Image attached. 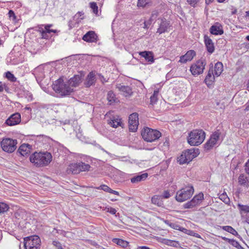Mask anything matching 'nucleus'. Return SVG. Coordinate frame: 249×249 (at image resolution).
<instances>
[{
	"mask_svg": "<svg viewBox=\"0 0 249 249\" xmlns=\"http://www.w3.org/2000/svg\"><path fill=\"white\" fill-rule=\"evenodd\" d=\"M52 154L48 152H35L30 157V160L36 167H44L47 166L52 161Z\"/></svg>",
	"mask_w": 249,
	"mask_h": 249,
	"instance_id": "nucleus-1",
	"label": "nucleus"
},
{
	"mask_svg": "<svg viewBox=\"0 0 249 249\" xmlns=\"http://www.w3.org/2000/svg\"><path fill=\"white\" fill-rule=\"evenodd\" d=\"M205 132L202 129H195L189 133L188 142L192 146H198L205 140Z\"/></svg>",
	"mask_w": 249,
	"mask_h": 249,
	"instance_id": "nucleus-2",
	"label": "nucleus"
},
{
	"mask_svg": "<svg viewBox=\"0 0 249 249\" xmlns=\"http://www.w3.org/2000/svg\"><path fill=\"white\" fill-rule=\"evenodd\" d=\"M52 87L56 92L62 96L69 95L73 91L71 87L65 84L62 78L56 80Z\"/></svg>",
	"mask_w": 249,
	"mask_h": 249,
	"instance_id": "nucleus-3",
	"label": "nucleus"
},
{
	"mask_svg": "<svg viewBox=\"0 0 249 249\" xmlns=\"http://www.w3.org/2000/svg\"><path fill=\"white\" fill-rule=\"evenodd\" d=\"M194 192L192 186H187L178 191L176 193V199L179 202H184L191 197Z\"/></svg>",
	"mask_w": 249,
	"mask_h": 249,
	"instance_id": "nucleus-4",
	"label": "nucleus"
},
{
	"mask_svg": "<svg viewBox=\"0 0 249 249\" xmlns=\"http://www.w3.org/2000/svg\"><path fill=\"white\" fill-rule=\"evenodd\" d=\"M141 135L143 140L148 142H154L161 136L160 131L149 127L144 128L142 130Z\"/></svg>",
	"mask_w": 249,
	"mask_h": 249,
	"instance_id": "nucleus-5",
	"label": "nucleus"
},
{
	"mask_svg": "<svg viewBox=\"0 0 249 249\" xmlns=\"http://www.w3.org/2000/svg\"><path fill=\"white\" fill-rule=\"evenodd\" d=\"M199 154L198 149H191L183 152L178 158V161L180 164L189 163Z\"/></svg>",
	"mask_w": 249,
	"mask_h": 249,
	"instance_id": "nucleus-6",
	"label": "nucleus"
},
{
	"mask_svg": "<svg viewBox=\"0 0 249 249\" xmlns=\"http://www.w3.org/2000/svg\"><path fill=\"white\" fill-rule=\"evenodd\" d=\"M17 140L9 138H5L0 142L2 149L8 153L13 152L17 148Z\"/></svg>",
	"mask_w": 249,
	"mask_h": 249,
	"instance_id": "nucleus-7",
	"label": "nucleus"
},
{
	"mask_svg": "<svg viewBox=\"0 0 249 249\" xmlns=\"http://www.w3.org/2000/svg\"><path fill=\"white\" fill-rule=\"evenodd\" d=\"M40 239L37 235L26 237L24 238L25 249H39Z\"/></svg>",
	"mask_w": 249,
	"mask_h": 249,
	"instance_id": "nucleus-8",
	"label": "nucleus"
},
{
	"mask_svg": "<svg viewBox=\"0 0 249 249\" xmlns=\"http://www.w3.org/2000/svg\"><path fill=\"white\" fill-rule=\"evenodd\" d=\"M221 132L219 130L214 131L211 136L209 140L205 144V148L209 150L214 146L219 144Z\"/></svg>",
	"mask_w": 249,
	"mask_h": 249,
	"instance_id": "nucleus-9",
	"label": "nucleus"
},
{
	"mask_svg": "<svg viewBox=\"0 0 249 249\" xmlns=\"http://www.w3.org/2000/svg\"><path fill=\"white\" fill-rule=\"evenodd\" d=\"M206 65L204 60H199L196 63L192 65L190 71L193 75H198L203 72Z\"/></svg>",
	"mask_w": 249,
	"mask_h": 249,
	"instance_id": "nucleus-10",
	"label": "nucleus"
},
{
	"mask_svg": "<svg viewBox=\"0 0 249 249\" xmlns=\"http://www.w3.org/2000/svg\"><path fill=\"white\" fill-rule=\"evenodd\" d=\"M203 194L202 193L196 195L191 200L183 205V208L185 209H191L199 205L203 199Z\"/></svg>",
	"mask_w": 249,
	"mask_h": 249,
	"instance_id": "nucleus-11",
	"label": "nucleus"
},
{
	"mask_svg": "<svg viewBox=\"0 0 249 249\" xmlns=\"http://www.w3.org/2000/svg\"><path fill=\"white\" fill-rule=\"evenodd\" d=\"M138 114L133 113L129 115L128 124L129 129L130 131L135 132L137 131L139 125Z\"/></svg>",
	"mask_w": 249,
	"mask_h": 249,
	"instance_id": "nucleus-12",
	"label": "nucleus"
},
{
	"mask_svg": "<svg viewBox=\"0 0 249 249\" xmlns=\"http://www.w3.org/2000/svg\"><path fill=\"white\" fill-rule=\"evenodd\" d=\"M21 122V116L18 113L10 115L6 120L5 124L8 126H14L19 124Z\"/></svg>",
	"mask_w": 249,
	"mask_h": 249,
	"instance_id": "nucleus-13",
	"label": "nucleus"
},
{
	"mask_svg": "<svg viewBox=\"0 0 249 249\" xmlns=\"http://www.w3.org/2000/svg\"><path fill=\"white\" fill-rule=\"evenodd\" d=\"M170 28V22L165 18H162L160 19L159 27L157 29V33L161 34L163 33L168 32V29Z\"/></svg>",
	"mask_w": 249,
	"mask_h": 249,
	"instance_id": "nucleus-14",
	"label": "nucleus"
},
{
	"mask_svg": "<svg viewBox=\"0 0 249 249\" xmlns=\"http://www.w3.org/2000/svg\"><path fill=\"white\" fill-rule=\"evenodd\" d=\"M52 25L51 24H47L44 26L43 25H41L38 26V31L41 33L42 37L46 38L48 37L47 35V33H55V30H51L50 28Z\"/></svg>",
	"mask_w": 249,
	"mask_h": 249,
	"instance_id": "nucleus-15",
	"label": "nucleus"
},
{
	"mask_svg": "<svg viewBox=\"0 0 249 249\" xmlns=\"http://www.w3.org/2000/svg\"><path fill=\"white\" fill-rule=\"evenodd\" d=\"M139 55L145 58L147 62L151 64L155 61L154 55L153 52L150 51H143L139 53Z\"/></svg>",
	"mask_w": 249,
	"mask_h": 249,
	"instance_id": "nucleus-16",
	"label": "nucleus"
},
{
	"mask_svg": "<svg viewBox=\"0 0 249 249\" xmlns=\"http://www.w3.org/2000/svg\"><path fill=\"white\" fill-rule=\"evenodd\" d=\"M32 145L29 144L24 143L21 144L18 149V152L22 156L28 155L31 152Z\"/></svg>",
	"mask_w": 249,
	"mask_h": 249,
	"instance_id": "nucleus-17",
	"label": "nucleus"
},
{
	"mask_svg": "<svg viewBox=\"0 0 249 249\" xmlns=\"http://www.w3.org/2000/svg\"><path fill=\"white\" fill-rule=\"evenodd\" d=\"M196 55V53L193 50H190L188 51L184 55L180 57L179 62L183 63H186L187 61H190Z\"/></svg>",
	"mask_w": 249,
	"mask_h": 249,
	"instance_id": "nucleus-18",
	"label": "nucleus"
},
{
	"mask_svg": "<svg viewBox=\"0 0 249 249\" xmlns=\"http://www.w3.org/2000/svg\"><path fill=\"white\" fill-rule=\"evenodd\" d=\"M83 79L81 74L75 75L69 80L68 83L71 87H75L79 85Z\"/></svg>",
	"mask_w": 249,
	"mask_h": 249,
	"instance_id": "nucleus-19",
	"label": "nucleus"
},
{
	"mask_svg": "<svg viewBox=\"0 0 249 249\" xmlns=\"http://www.w3.org/2000/svg\"><path fill=\"white\" fill-rule=\"evenodd\" d=\"M213 65L211 67H210V69L205 79V83L208 86L212 85L214 81V77L215 75H214V73H213Z\"/></svg>",
	"mask_w": 249,
	"mask_h": 249,
	"instance_id": "nucleus-20",
	"label": "nucleus"
},
{
	"mask_svg": "<svg viewBox=\"0 0 249 249\" xmlns=\"http://www.w3.org/2000/svg\"><path fill=\"white\" fill-rule=\"evenodd\" d=\"M116 88L125 97L130 96L132 93V89L129 86L117 84L116 85Z\"/></svg>",
	"mask_w": 249,
	"mask_h": 249,
	"instance_id": "nucleus-21",
	"label": "nucleus"
},
{
	"mask_svg": "<svg viewBox=\"0 0 249 249\" xmlns=\"http://www.w3.org/2000/svg\"><path fill=\"white\" fill-rule=\"evenodd\" d=\"M204 39L207 51L209 53H212L214 51V44L212 40L207 35L204 36Z\"/></svg>",
	"mask_w": 249,
	"mask_h": 249,
	"instance_id": "nucleus-22",
	"label": "nucleus"
},
{
	"mask_svg": "<svg viewBox=\"0 0 249 249\" xmlns=\"http://www.w3.org/2000/svg\"><path fill=\"white\" fill-rule=\"evenodd\" d=\"M108 124L112 127L117 128L118 126H121V119L119 116H113L109 120H107Z\"/></svg>",
	"mask_w": 249,
	"mask_h": 249,
	"instance_id": "nucleus-23",
	"label": "nucleus"
},
{
	"mask_svg": "<svg viewBox=\"0 0 249 249\" xmlns=\"http://www.w3.org/2000/svg\"><path fill=\"white\" fill-rule=\"evenodd\" d=\"M97 37L94 32L89 31L83 36V39L86 42H94L96 41Z\"/></svg>",
	"mask_w": 249,
	"mask_h": 249,
	"instance_id": "nucleus-24",
	"label": "nucleus"
},
{
	"mask_svg": "<svg viewBox=\"0 0 249 249\" xmlns=\"http://www.w3.org/2000/svg\"><path fill=\"white\" fill-rule=\"evenodd\" d=\"M210 32L214 35H221L224 33L222 26L218 23L211 26Z\"/></svg>",
	"mask_w": 249,
	"mask_h": 249,
	"instance_id": "nucleus-25",
	"label": "nucleus"
},
{
	"mask_svg": "<svg viewBox=\"0 0 249 249\" xmlns=\"http://www.w3.org/2000/svg\"><path fill=\"white\" fill-rule=\"evenodd\" d=\"M79 165L78 163H74L71 164L67 168V172L68 174L71 173L77 174L80 173Z\"/></svg>",
	"mask_w": 249,
	"mask_h": 249,
	"instance_id": "nucleus-26",
	"label": "nucleus"
},
{
	"mask_svg": "<svg viewBox=\"0 0 249 249\" xmlns=\"http://www.w3.org/2000/svg\"><path fill=\"white\" fill-rule=\"evenodd\" d=\"M95 81V75L92 72H91L88 74L85 82V85L86 87H89L94 83Z\"/></svg>",
	"mask_w": 249,
	"mask_h": 249,
	"instance_id": "nucleus-27",
	"label": "nucleus"
},
{
	"mask_svg": "<svg viewBox=\"0 0 249 249\" xmlns=\"http://www.w3.org/2000/svg\"><path fill=\"white\" fill-rule=\"evenodd\" d=\"M147 177V173H143L140 175H137L131 178V182L132 183H137L141 181L144 180Z\"/></svg>",
	"mask_w": 249,
	"mask_h": 249,
	"instance_id": "nucleus-28",
	"label": "nucleus"
},
{
	"mask_svg": "<svg viewBox=\"0 0 249 249\" xmlns=\"http://www.w3.org/2000/svg\"><path fill=\"white\" fill-rule=\"evenodd\" d=\"M223 71V64L221 62H217L214 65V73L215 76H219Z\"/></svg>",
	"mask_w": 249,
	"mask_h": 249,
	"instance_id": "nucleus-29",
	"label": "nucleus"
},
{
	"mask_svg": "<svg viewBox=\"0 0 249 249\" xmlns=\"http://www.w3.org/2000/svg\"><path fill=\"white\" fill-rule=\"evenodd\" d=\"M249 178L248 177L243 174L240 175L238 177V182L240 185L245 187H249Z\"/></svg>",
	"mask_w": 249,
	"mask_h": 249,
	"instance_id": "nucleus-30",
	"label": "nucleus"
},
{
	"mask_svg": "<svg viewBox=\"0 0 249 249\" xmlns=\"http://www.w3.org/2000/svg\"><path fill=\"white\" fill-rule=\"evenodd\" d=\"M161 199V196L155 195L151 198V202L152 204L160 207L163 204Z\"/></svg>",
	"mask_w": 249,
	"mask_h": 249,
	"instance_id": "nucleus-31",
	"label": "nucleus"
},
{
	"mask_svg": "<svg viewBox=\"0 0 249 249\" xmlns=\"http://www.w3.org/2000/svg\"><path fill=\"white\" fill-rule=\"evenodd\" d=\"M112 241L114 243L123 248H126L128 245V243L127 241L121 239L114 238Z\"/></svg>",
	"mask_w": 249,
	"mask_h": 249,
	"instance_id": "nucleus-32",
	"label": "nucleus"
},
{
	"mask_svg": "<svg viewBox=\"0 0 249 249\" xmlns=\"http://www.w3.org/2000/svg\"><path fill=\"white\" fill-rule=\"evenodd\" d=\"M107 99L110 105L117 102V98L115 97L114 93L112 91H109L107 93Z\"/></svg>",
	"mask_w": 249,
	"mask_h": 249,
	"instance_id": "nucleus-33",
	"label": "nucleus"
},
{
	"mask_svg": "<svg viewBox=\"0 0 249 249\" xmlns=\"http://www.w3.org/2000/svg\"><path fill=\"white\" fill-rule=\"evenodd\" d=\"M223 239L224 240L228 241L232 246L236 247L238 249H243V248L240 245V244L236 240H234L233 239H230L227 238L226 237H223Z\"/></svg>",
	"mask_w": 249,
	"mask_h": 249,
	"instance_id": "nucleus-34",
	"label": "nucleus"
},
{
	"mask_svg": "<svg viewBox=\"0 0 249 249\" xmlns=\"http://www.w3.org/2000/svg\"><path fill=\"white\" fill-rule=\"evenodd\" d=\"M221 228L223 230H224V231H226L235 236L239 235V234H238V232L236 231L235 230H234L231 226H222V227H221Z\"/></svg>",
	"mask_w": 249,
	"mask_h": 249,
	"instance_id": "nucleus-35",
	"label": "nucleus"
},
{
	"mask_svg": "<svg viewBox=\"0 0 249 249\" xmlns=\"http://www.w3.org/2000/svg\"><path fill=\"white\" fill-rule=\"evenodd\" d=\"M78 164L79 165V168L80 172L88 171L90 168V166L89 164H86L85 163L80 162H78Z\"/></svg>",
	"mask_w": 249,
	"mask_h": 249,
	"instance_id": "nucleus-36",
	"label": "nucleus"
},
{
	"mask_svg": "<svg viewBox=\"0 0 249 249\" xmlns=\"http://www.w3.org/2000/svg\"><path fill=\"white\" fill-rule=\"evenodd\" d=\"M238 207L241 213H249V206L247 205H243L239 204L238 205Z\"/></svg>",
	"mask_w": 249,
	"mask_h": 249,
	"instance_id": "nucleus-37",
	"label": "nucleus"
},
{
	"mask_svg": "<svg viewBox=\"0 0 249 249\" xmlns=\"http://www.w3.org/2000/svg\"><path fill=\"white\" fill-rule=\"evenodd\" d=\"M9 208L8 205L6 203L0 202V214L7 212Z\"/></svg>",
	"mask_w": 249,
	"mask_h": 249,
	"instance_id": "nucleus-38",
	"label": "nucleus"
},
{
	"mask_svg": "<svg viewBox=\"0 0 249 249\" xmlns=\"http://www.w3.org/2000/svg\"><path fill=\"white\" fill-rule=\"evenodd\" d=\"M83 12H79L73 17V19L75 20L76 23H78L83 19Z\"/></svg>",
	"mask_w": 249,
	"mask_h": 249,
	"instance_id": "nucleus-39",
	"label": "nucleus"
},
{
	"mask_svg": "<svg viewBox=\"0 0 249 249\" xmlns=\"http://www.w3.org/2000/svg\"><path fill=\"white\" fill-rule=\"evenodd\" d=\"M6 77L11 82H15L16 81V78L13 74L10 71H7L5 73Z\"/></svg>",
	"mask_w": 249,
	"mask_h": 249,
	"instance_id": "nucleus-40",
	"label": "nucleus"
},
{
	"mask_svg": "<svg viewBox=\"0 0 249 249\" xmlns=\"http://www.w3.org/2000/svg\"><path fill=\"white\" fill-rule=\"evenodd\" d=\"M219 198L226 204H228L230 202V199L226 194L223 193L219 196Z\"/></svg>",
	"mask_w": 249,
	"mask_h": 249,
	"instance_id": "nucleus-41",
	"label": "nucleus"
},
{
	"mask_svg": "<svg viewBox=\"0 0 249 249\" xmlns=\"http://www.w3.org/2000/svg\"><path fill=\"white\" fill-rule=\"evenodd\" d=\"M90 7L92 10L93 12L95 14L98 15V7L96 3H95L94 2H90Z\"/></svg>",
	"mask_w": 249,
	"mask_h": 249,
	"instance_id": "nucleus-42",
	"label": "nucleus"
},
{
	"mask_svg": "<svg viewBox=\"0 0 249 249\" xmlns=\"http://www.w3.org/2000/svg\"><path fill=\"white\" fill-rule=\"evenodd\" d=\"M96 189L98 190H102L105 192L109 193L111 190V188L105 184H102L99 187H96Z\"/></svg>",
	"mask_w": 249,
	"mask_h": 249,
	"instance_id": "nucleus-43",
	"label": "nucleus"
},
{
	"mask_svg": "<svg viewBox=\"0 0 249 249\" xmlns=\"http://www.w3.org/2000/svg\"><path fill=\"white\" fill-rule=\"evenodd\" d=\"M149 2V0H138L137 6L138 7H144Z\"/></svg>",
	"mask_w": 249,
	"mask_h": 249,
	"instance_id": "nucleus-44",
	"label": "nucleus"
},
{
	"mask_svg": "<svg viewBox=\"0 0 249 249\" xmlns=\"http://www.w3.org/2000/svg\"><path fill=\"white\" fill-rule=\"evenodd\" d=\"M158 16H159V12L157 11H153V12L151 14V18L149 19L150 21L152 22V21H154V20H155L156 19V18L158 17Z\"/></svg>",
	"mask_w": 249,
	"mask_h": 249,
	"instance_id": "nucleus-45",
	"label": "nucleus"
},
{
	"mask_svg": "<svg viewBox=\"0 0 249 249\" xmlns=\"http://www.w3.org/2000/svg\"><path fill=\"white\" fill-rule=\"evenodd\" d=\"M165 244L167 245L173 246V247H177L178 245V242H176L175 241H172V240H167L165 242Z\"/></svg>",
	"mask_w": 249,
	"mask_h": 249,
	"instance_id": "nucleus-46",
	"label": "nucleus"
},
{
	"mask_svg": "<svg viewBox=\"0 0 249 249\" xmlns=\"http://www.w3.org/2000/svg\"><path fill=\"white\" fill-rule=\"evenodd\" d=\"M8 89L7 86L5 83L0 82V92H2L4 90L7 91Z\"/></svg>",
	"mask_w": 249,
	"mask_h": 249,
	"instance_id": "nucleus-47",
	"label": "nucleus"
},
{
	"mask_svg": "<svg viewBox=\"0 0 249 249\" xmlns=\"http://www.w3.org/2000/svg\"><path fill=\"white\" fill-rule=\"evenodd\" d=\"M24 96L28 101H31L33 100V95L29 91L25 92Z\"/></svg>",
	"mask_w": 249,
	"mask_h": 249,
	"instance_id": "nucleus-48",
	"label": "nucleus"
},
{
	"mask_svg": "<svg viewBox=\"0 0 249 249\" xmlns=\"http://www.w3.org/2000/svg\"><path fill=\"white\" fill-rule=\"evenodd\" d=\"M161 196V198H169L170 196H171V195H170V192L166 190V191H164L162 194V195Z\"/></svg>",
	"mask_w": 249,
	"mask_h": 249,
	"instance_id": "nucleus-49",
	"label": "nucleus"
},
{
	"mask_svg": "<svg viewBox=\"0 0 249 249\" xmlns=\"http://www.w3.org/2000/svg\"><path fill=\"white\" fill-rule=\"evenodd\" d=\"M245 171L246 173L249 175V159L245 163Z\"/></svg>",
	"mask_w": 249,
	"mask_h": 249,
	"instance_id": "nucleus-50",
	"label": "nucleus"
},
{
	"mask_svg": "<svg viewBox=\"0 0 249 249\" xmlns=\"http://www.w3.org/2000/svg\"><path fill=\"white\" fill-rule=\"evenodd\" d=\"M198 0H187V2L192 6H195L198 2Z\"/></svg>",
	"mask_w": 249,
	"mask_h": 249,
	"instance_id": "nucleus-51",
	"label": "nucleus"
},
{
	"mask_svg": "<svg viewBox=\"0 0 249 249\" xmlns=\"http://www.w3.org/2000/svg\"><path fill=\"white\" fill-rule=\"evenodd\" d=\"M157 101V97H155L154 96H151L150 97V102L151 104H155Z\"/></svg>",
	"mask_w": 249,
	"mask_h": 249,
	"instance_id": "nucleus-52",
	"label": "nucleus"
},
{
	"mask_svg": "<svg viewBox=\"0 0 249 249\" xmlns=\"http://www.w3.org/2000/svg\"><path fill=\"white\" fill-rule=\"evenodd\" d=\"M9 17L10 18H13L14 19H16V16L14 12L12 10H10L8 13Z\"/></svg>",
	"mask_w": 249,
	"mask_h": 249,
	"instance_id": "nucleus-53",
	"label": "nucleus"
},
{
	"mask_svg": "<svg viewBox=\"0 0 249 249\" xmlns=\"http://www.w3.org/2000/svg\"><path fill=\"white\" fill-rule=\"evenodd\" d=\"M116 212H117V211L115 209H114L113 208L111 207V208L110 209V210H109V213L115 215V216H117Z\"/></svg>",
	"mask_w": 249,
	"mask_h": 249,
	"instance_id": "nucleus-54",
	"label": "nucleus"
},
{
	"mask_svg": "<svg viewBox=\"0 0 249 249\" xmlns=\"http://www.w3.org/2000/svg\"><path fill=\"white\" fill-rule=\"evenodd\" d=\"M175 229L185 232H186L188 231L187 229L182 227H179L178 226H177V227L175 228Z\"/></svg>",
	"mask_w": 249,
	"mask_h": 249,
	"instance_id": "nucleus-55",
	"label": "nucleus"
},
{
	"mask_svg": "<svg viewBox=\"0 0 249 249\" xmlns=\"http://www.w3.org/2000/svg\"><path fill=\"white\" fill-rule=\"evenodd\" d=\"M110 193L111 194H114V195H118L119 196V193L118 192L116 191H115V190H113L112 189H111V190H110Z\"/></svg>",
	"mask_w": 249,
	"mask_h": 249,
	"instance_id": "nucleus-56",
	"label": "nucleus"
},
{
	"mask_svg": "<svg viewBox=\"0 0 249 249\" xmlns=\"http://www.w3.org/2000/svg\"><path fill=\"white\" fill-rule=\"evenodd\" d=\"M137 249H150L149 247L146 246H140L138 247Z\"/></svg>",
	"mask_w": 249,
	"mask_h": 249,
	"instance_id": "nucleus-57",
	"label": "nucleus"
},
{
	"mask_svg": "<svg viewBox=\"0 0 249 249\" xmlns=\"http://www.w3.org/2000/svg\"><path fill=\"white\" fill-rule=\"evenodd\" d=\"M159 94V91L158 90H155L154 92L153 96H154L155 97H157L158 95Z\"/></svg>",
	"mask_w": 249,
	"mask_h": 249,
	"instance_id": "nucleus-58",
	"label": "nucleus"
},
{
	"mask_svg": "<svg viewBox=\"0 0 249 249\" xmlns=\"http://www.w3.org/2000/svg\"><path fill=\"white\" fill-rule=\"evenodd\" d=\"M91 244L92 245H93V246H94L95 247H97V246H98L97 245V244L95 242H94V241H91Z\"/></svg>",
	"mask_w": 249,
	"mask_h": 249,
	"instance_id": "nucleus-59",
	"label": "nucleus"
},
{
	"mask_svg": "<svg viewBox=\"0 0 249 249\" xmlns=\"http://www.w3.org/2000/svg\"><path fill=\"white\" fill-rule=\"evenodd\" d=\"M213 0H205V3L206 4L208 5L211 2H212Z\"/></svg>",
	"mask_w": 249,
	"mask_h": 249,
	"instance_id": "nucleus-60",
	"label": "nucleus"
},
{
	"mask_svg": "<svg viewBox=\"0 0 249 249\" xmlns=\"http://www.w3.org/2000/svg\"><path fill=\"white\" fill-rule=\"evenodd\" d=\"M111 208V207H106L105 208V210L107 212L109 213V210Z\"/></svg>",
	"mask_w": 249,
	"mask_h": 249,
	"instance_id": "nucleus-61",
	"label": "nucleus"
},
{
	"mask_svg": "<svg viewBox=\"0 0 249 249\" xmlns=\"http://www.w3.org/2000/svg\"><path fill=\"white\" fill-rule=\"evenodd\" d=\"M237 12V9H232V11H231V14L232 15H234V14H235Z\"/></svg>",
	"mask_w": 249,
	"mask_h": 249,
	"instance_id": "nucleus-62",
	"label": "nucleus"
},
{
	"mask_svg": "<svg viewBox=\"0 0 249 249\" xmlns=\"http://www.w3.org/2000/svg\"><path fill=\"white\" fill-rule=\"evenodd\" d=\"M246 221L249 224V215L247 217Z\"/></svg>",
	"mask_w": 249,
	"mask_h": 249,
	"instance_id": "nucleus-63",
	"label": "nucleus"
},
{
	"mask_svg": "<svg viewBox=\"0 0 249 249\" xmlns=\"http://www.w3.org/2000/svg\"><path fill=\"white\" fill-rule=\"evenodd\" d=\"M246 17L249 16V11H247V12H246Z\"/></svg>",
	"mask_w": 249,
	"mask_h": 249,
	"instance_id": "nucleus-64",
	"label": "nucleus"
}]
</instances>
